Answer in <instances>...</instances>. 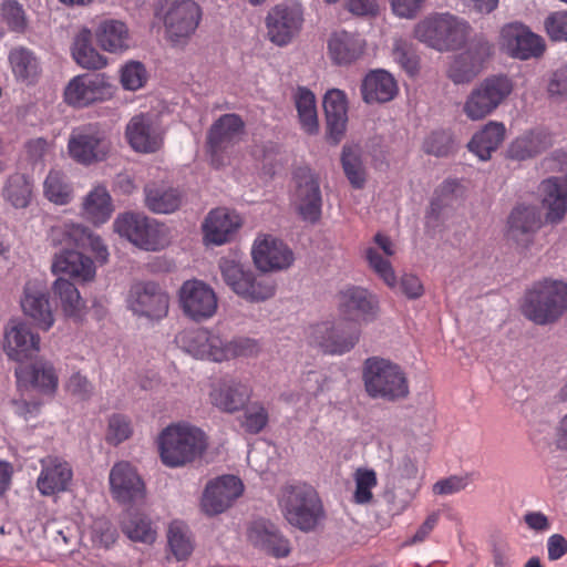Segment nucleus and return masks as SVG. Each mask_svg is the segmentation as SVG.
<instances>
[{
    "mask_svg": "<svg viewBox=\"0 0 567 567\" xmlns=\"http://www.w3.org/2000/svg\"><path fill=\"white\" fill-rule=\"evenodd\" d=\"M208 449V437L198 426L178 422L166 426L158 436L162 463L181 468L200 460Z\"/></svg>",
    "mask_w": 567,
    "mask_h": 567,
    "instance_id": "1",
    "label": "nucleus"
},
{
    "mask_svg": "<svg viewBox=\"0 0 567 567\" xmlns=\"http://www.w3.org/2000/svg\"><path fill=\"white\" fill-rule=\"evenodd\" d=\"M522 312L536 324L556 322L567 312V282L553 278L534 282L525 292Z\"/></svg>",
    "mask_w": 567,
    "mask_h": 567,
    "instance_id": "2",
    "label": "nucleus"
},
{
    "mask_svg": "<svg viewBox=\"0 0 567 567\" xmlns=\"http://www.w3.org/2000/svg\"><path fill=\"white\" fill-rule=\"evenodd\" d=\"M279 507L285 519L301 532L309 533L324 518L317 492L308 485H288L281 491Z\"/></svg>",
    "mask_w": 567,
    "mask_h": 567,
    "instance_id": "3",
    "label": "nucleus"
},
{
    "mask_svg": "<svg viewBox=\"0 0 567 567\" xmlns=\"http://www.w3.org/2000/svg\"><path fill=\"white\" fill-rule=\"evenodd\" d=\"M471 25L451 13H436L421 20L414 28L415 38L437 51L461 48L467 40Z\"/></svg>",
    "mask_w": 567,
    "mask_h": 567,
    "instance_id": "4",
    "label": "nucleus"
},
{
    "mask_svg": "<svg viewBox=\"0 0 567 567\" xmlns=\"http://www.w3.org/2000/svg\"><path fill=\"white\" fill-rule=\"evenodd\" d=\"M364 388L369 396L396 401L408 396L409 382L401 367L388 359L372 357L363 365Z\"/></svg>",
    "mask_w": 567,
    "mask_h": 567,
    "instance_id": "5",
    "label": "nucleus"
},
{
    "mask_svg": "<svg viewBox=\"0 0 567 567\" xmlns=\"http://www.w3.org/2000/svg\"><path fill=\"white\" fill-rule=\"evenodd\" d=\"M219 269L225 284L240 298L250 302H262L276 293V282L257 276L248 266L235 258H221Z\"/></svg>",
    "mask_w": 567,
    "mask_h": 567,
    "instance_id": "6",
    "label": "nucleus"
},
{
    "mask_svg": "<svg viewBox=\"0 0 567 567\" xmlns=\"http://www.w3.org/2000/svg\"><path fill=\"white\" fill-rule=\"evenodd\" d=\"M114 231L127 238L136 247L157 251L166 248L171 241L169 228L141 214L125 213L113 223Z\"/></svg>",
    "mask_w": 567,
    "mask_h": 567,
    "instance_id": "7",
    "label": "nucleus"
},
{
    "mask_svg": "<svg viewBox=\"0 0 567 567\" xmlns=\"http://www.w3.org/2000/svg\"><path fill=\"white\" fill-rule=\"evenodd\" d=\"M514 82L507 75H491L481 81L467 95L463 112L471 121L493 114L513 93Z\"/></svg>",
    "mask_w": 567,
    "mask_h": 567,
    "instance_id": "8",
    "label": "nucleus"
},
{
    "mask_svg": "<svg viewBox=\"0 0 567 567\" xmlns=\"http://www.w3.org/2000/svg\"><path fill=\"white\" fill-rule=\"evenodd\" d=\"M157 17L164 24L166 39L172 44L178 45L194 34L202 12L193 0H165Z\"/></svg>",
    "mask_w": 567,
    "mask_h": 567,
    "instance_id": "9",
    "label": "nucleus"
},
{
    "mask_svg": "<svg viewBox=\"0 0 567 567\" xmlns=\"http://www.w3.org/2000/svg\"><path fill=\"white\" fill-rule=\"evenodd\" d=\"M244 132V122L239 115H221L207 133V147L214 166L226 164L233 146L239 142Z\"/></svg>",
    "mask_w": 567,
    "mask_h": 567,
    "instance_id": "10",
    "label": "nucleus"
},
{
    "mask_svg": "<svg viewBox=\"0 0 567 567\" xmlns=\"http://www.w3.org/2000/svg\"><path fill=\"white\" fill-rule=\"evenodd\" d=\"M292 205L306 221L316 223L321 216L322 196L319 178L309 167H299L293 174Z\"/></svg>",
    "mask_w": 567,
    "mask_h": 567,
    "instance_id": "11",
    "label": "nucleus"
},
{
    "mask_svg": "<svg viewBox=\"0 0 567 567\" xmlns=\"http://www.w3.org/2000/svg\"><path fill=\"white\" fill-rule=\"evenodd\" d=\"M251 257L256 268L264 274L287 270L295 262V254L287 244L265 234L254 240Z\"/></svg>",
    "mask_w": 567,
    "mask_h": 567,
    "instance_id": "12",
    "label": "nucleus"
},
{
    "mask_svg": "<svg viewBox=\"0 0 567 567\" xmlns=\"http://www.w3.org/2000/svg\"><path fill=\"white\" fill-rule=\"evenodd\" d=\"M110 148L105 133L92 125L74 130L68 143L70 156L84 165L104 161Z\"/></svg>",
    "mask_w": 567,
    "mask_h": 567,
    "instance_id": "13",
    "label": "nucleus"
},
{
    "mask_svg": "<svg viewBox=\"0 0 567 567\" xmlns=\"http://www.w3.org/2000/svg\"><path fill=\"white\" fill-rule=\"evenodd\" d=\"M179 305L188 318L194 321H204L216 313L218 299L208 284L192 279L186 280L179 289Z\"/></svg>",
    "mask_w": 567,
    "mask_h": 567,
    "instance_id": "14",
    "label": "nucleus"
},
{
    "mask_svg": "<svg viewBox=\"0 0 567 567\" xmlns=\"http://www.w3.org/2000/svg\"><path fill=\"white\" fill-rule=\"evenodd\" d=\"M338 310L344 321L354 324L369 323L378 317L379 301L365 288L350 286L339 292Z\"/></svg>",
    "mask_w": 567,
    "mask_h": 567,
    "instance_id": "15",
    "label": "nucleus"
},
{
    "mask_svg": "<svg viewBox=\"0 0 567 567\" xmlns=\"http://www.w3.org/2000/svg\"><path fill=\"white\" fill-rule=\"evenodd\" d=\"M243 482L234 475H223L207 482L199 502L202 512L216 516L226 512L243 494Z\"/></svg>",
    "mask_w": 567,
    "mask_h": 567,
    "instance_id": "16",
    "label": "nucleus"
},
{
    "mask_svg": "<svg viewBox=\"0 0 567 567\" xmlns=\"http://www.w3.org/2000/svg\"><path fill=\"white\" fill-rule=\"evenodd\" d=\"M126 301L134 315L161 319L167 315L169 298L156 282L141 281L132 285Z\"/></svg>",
    "mask_w": 567,
    "mask_h": 567,
    "instance_id": "17",
    "label": "nucleus"
},
{
    "mask_svg": "<svg viewBox=\"0 0 567 567\" xmlns=\"http://www.w3.org/2000/svg\"><path fill=\"white\" fill-rule=\"evenodd\" d=\"M179 349L195 359L224 362V338L205 328L185 329L176 334Z\"/></svg>",
    "mask_w": 567,
    "mask_h": 567,
    "instance_id": "18",
    "label": "nucleus"
},
{
    "mask_svg": "<svg viewBox=\"0 0 567 567\" xmlns=\"http://www.w3.org/2000/svg\"><path fill=\"white\" fill-rule=\"evenodd\" d=\"M303 24V11L298 3H280L267 14L266 27L269 40L284 47L292 41Z\"/></svg>",
    "mask_w": 567,
    "mask_h": 567,
    "instance_id": "19",
    "label": "nucleus"
},
{
    "mask_svg": "<svg viewBox=\"0 0 567 567\" xmlns=\"http://www.w3.org/2000/svg\"><path fill=\"white\" fill-rule=\"evenodd\" d=\"M125 138L135 152L155 153L163 145L164 131L153 115L141 113L126 124Z\"/></svg>",
    "mask_w": 567,
    "mask_h": 567,
    "instance_id": "20",
    "label": "nucleus"
},
{
    "mask_svg": "<svg viewBox=\"0 0 567 567\" xmlns=\"http://www.w3.org/2000/svg\"><path fill=\"white\" fill-rule=\"evenodd\" d=\"M41 338L22 321L11 320L4 327L2 349L10 360L24 362L40 351Z\"/></svg>",
    "mask_w": 567,
    "mask_h": 567,
    "instance_id": "21",
    "label": "nucleus"
},
{
    "mask_svg": "<svg viewBox=\"0 0 567 567\" xmlns=\"http://www.w3.org/2000/svg\"><path fill=\"white\" fill-rule=\"evenodd\" d=\"M111 494L122 504L138 503L145 498V484L136 468L126 461L113 465L109 475Z\"/></svg>",
    "mask_w": 567,
    "mask_h": 567,
    "instance_id": "22",
    "label": "nucleus"
},
{
    "mask_svg": "<svg viewBox=\"0 0 567 567\" xmlns=\"http://www.w3.org/2000/svg\"><path fill=\"white\" fill-rule=\"evenodd\" d=\"M358 329H348L343 323L323 322L315 326L310 332L309 343L328 354H343L358 342Z\"/></svg>",
    "mask_w": 567,
    "mask_h": 567,
    "instance_id": "23",
    "label": "nucleus"
},
{
    "mask_svg": "<svg viewBox=\"0 0 567 567\" xmlns=\"http://www.w3.org/2000/svg\"><path fill=\"white\" fill-rule=\"evenodd\" d=\"M501 44L511 56L519 60L538 58L545 51L543 38L518 22L502 28Z\"/></svg>",
    "mask_w": 567,
    "mask_h": 567,
    "instance_id": "24",
    "label": "nucleus"
},
{
    "mask_svg": "<svg viewBox=\"0 0 567 567\" xmlns=\"http://www.w3.org/2000/svg\"><path fill=\"white\" fill-rule=\"evenodd\" d=\"M50 239L54 245H74L90 249L96 259L104 264L107 260V247L102 238L80 224L64 223L51 228Z\"/></svg>",
    "mask_w": 567,
    "mask_h": 567,
    "instance_id": "25",
    "label": "nucleus"
},
{
    "mask_svg": "<svg viewBox=\"0 0 567 567\" xmlns=\"http://www.w3.org/2000/svg\"><path fill=\"white\" fill-rule=\"evenodd\" d=\"M492 54V44L483 39L471 43L470 48L454 58L447 75L455 84L471 82L483 69Z\"/></svg>",
    "mask_w": 567,
    "mask_h": 567,
    "instance_id": "26",
    "label": "nucleus"
},
{
    "mask_svg": "<svg viewBox=\"0 0 567 567\" xmlns=\"http://www.w3.org/2000/svg\"><path fill=\"white\" fill-rule=\"evenodd\" d=\"M251 398L250 386L235 378H223L212 384L210 403L221 412L234 414L243 410Z\"/></svg>",
    "mask_w": 567,
    "mask_h": 567,
    "instance_id": "27",
    "label": "nucleus"
},
{
    "mask_svg": "<svg viewBox=\"0 0 567 567\" xmlns=\"http://www.w3.org/2000/svg\"><path fill=\"white\" fill-rule=\"evenodd\" d=\"M21 308L23 313L29 317L39 329L48 331L54 324V316L43 281L29 280L25 284L21 297Z\"/></svg>",
    "mask_w": 567,
    "mask_h": 567,
    "instance_id": "28",
    "label": "nucleus"
},
{
    "mask_svg": "<svg viewBox=\"0 0 567 567\" xmlns=\"http://www.w3.org/2000/svg\"><path fill=\"white\" fill-rule=\"evenodd\" d=\"M247 539L254 547L276 558L287 557L291 550L289 539L269 520L252 522L247 529Z\"/></svg>",
    "mask_w": 567,
    "mask_h": 567,
    "instance_id": "29",
    "label": "nucleus"
},
{
    "mask_svg": "<svg viewBox=\"0 0 567 567\" xmlns=\"http://www.w3.org/2000/svg\"><path fill=\"white\" fill-rule=\"evenodd\" d=\"M20 383L28 384L45 395H54L59 385V373L52 361L43 357L16 369Z\"/></svg>",
    "mask_w": 567,
    "mask_h": 567,
    "instance_id": "30",
    "label": "nucleus"
},
{
    "mask_svg": "<svg viewBox=\"0 0 567 567\" xmlns=\"http://www.w3.org/2000/svg\"><path fill=\"white\" fill-rule=\"evenodd\" d=\"M41 472L37 480V487L44 496H51L66 491L72 481L70 464L59 456L49 455L40 461Z\"/></svg>",
    "mask_w": 567,
    "mask_h": 567,
    "instance_id": "31",
    "label": "nucleus"
},
{
    "mask_svg": "<svg viewBox=\"0 0 567 567\" xmlns=\"http://www.w3.org/2000/svg\"><path fill=\"white\" fill-rule=\"evenodd\" d=\"M365 45V40L359 33L337 30L329 37L328 52L336 64L346 65L360 59Z\"/></svg>",
    "mask_w": 567,
    "mask_h": 567,
    "instance_id": "32",
    "label": "nucleus"
},
{
    "mask_svg": "<svg viewBox=\"0 0 567 567\" xmlns=\"http://www.w3.org/2000/svg\"><path fill=\"white\" fill-rule=\"evenodd\" d=\"M105 82L100 74L74 76L64 90L65 102L74 106H85L103 97Z\"/></svg>",
    "mask_w": 567,
    "mask_h": 567,
    "instance_id": "33",
    "label": "nucleus"
},
{
    "mask_svg": "<svg viewBox=\"0 0 567 567\" xmlns=\"http://www.w3.org/2000/svg\"><path fill=\"white\" fill-rule=\"evenodd\" d=\"M239 215L227 208H216L207 215L203 224L204 238L207 243L223 245L239 228Z\"/></svg>",
    "mask_w": 567,
    "mask_h": 567,
    "instance_id": "34",
    "label": "nucleus"
},
{
    "mask_svg": "<svg viewBox=\"0 0 567 567\" xmlns=\"http://www.w3.org/2000/svg\"><path fill=\"white\" fill-rule=\"evenodd\" d=\"M52 272L55 275H66L79 281H91L95 277V266L93 260L83 254L64 249L53 258Z\"/></svg>",
    "mask_w": 567,
    "mask_h": 567,
    "instance_id": "35",
    "label": "nucleus"
},
{
    "mask_svg": "<svg viewBox=\"0 0 567 567\" xmlns=\"http://www.w3.org/2000/svg\"><path fill=\"white\" fill-rule=\"evenodd\" d=\"M542 203L546 212V220L559 223L567 212V179L550 177L540 184Z\"/></svg>",
    "mask_w": 567,
    "mask_h": 567,
    "instance_id": "36",
    "label": "nucleus"
},
{
    "mask_svg": "<svg viewBox=\"0 0 567 567\" xmlns=\"http://www.w3.org/2000/svg\"><path fill=\"white\" fill-rule=\"evenodd\" d=\"M323 109L329 136L337 144L347 128L348 105L346 94L338 89L329 90L323 97Z\"/></svg>",
    "mask_w": 567,
    "mask_h": 567,
    "instance_id": "37",
    "label": "nucleus"
},
{
    "mask_svg": "<svg viewBox=\"0 0 567 567\" xmlns=\"http://www.w3.org/2000/svg\"><path fill=\"white\" fill-rule=\"evenodd\" d=\"M540 225V214L536 206L518 205L508 217V234L517 243L527 245Z\"/></svg>",
    "mask_w": 567,
    "mask_h": 567,
    "instance_id": "38",
    "label": "nucleus"
},
{
    "mask_svg": "<svg viewBox=\"0 0 567 567\" xmlns=\"http://www.w3.org/2000/svg\"><path fill=\"white\" fill-rule=\"evenodd\" d=\"M144 194L146 207L155 214H172L184 203V193L168 185H146Z\"/></svg>",
    "mask_w": 567,
    "mask_h": 567,
    "instance_id": "39",
    "label": "nucleus"
},
{
    "mask_svg": "<svg viewBox=\"0 0 567 567\" xmlns=\"http://www.w3.org/2000/svg\"><path fill=\"white\" fill-rule=\"evenodd\" d=\"M551 145L550 136L538 130L523 133L511 142L507 156L515 161H525L535 157Z\"/></svg>",
    "mask_w": 567,
    "mask_h": 567,
    "instance_id": "40",
    "label": "nucleus"
},
{
    "mask_svg": "<svg viewBox=\"0 0 567 567\" xmlns=\"http://www.w3.org/2000/svg\"><path fill=\"white\" fill-rule=\"evenodd\" d=\"M99 45L111 53H122L131 47V37L127 27L120 20H104L96 31Z\"/></svg>",
    "mask_w": 567,
    "mask_h": 567,
    "instance_id": "41",
    "label": "nucleus"
},
{
    "mask_svg": "<svg viewBox=\"0 0 567 567\" xmlns=\"http://www.w3.org/2000/svg\"><path fill=\"white\" fill-rule=\"evenodd\" d=\"M361 90L367 103H383L395 96L398 86L389 72L378 70L370 72L364 78Z\"/></svg>",
    "mask_w": 567,
    "mask_h": 567,
    "instance_id": "42",
    "label": "nucleus"
},
{
    "mask_svg": "<svg viewBox=\"0 0 567 567\" xmlns=\"http://www.w3.org/2000/svg\"><path fill=\"white\" fill-rule=\"evenodd\" d=\"M113 210L112 197L102 185L93 187L83 198L82 215L94 225L106 223Z\"/></svg>",
    "mask_w": 567,
    "mask_h": 567,
    "instance_id": "43",
    "label": "nucleus"
},
{
    "mask_svg": "<svg viewBox=\"0 0 567 567\" xmlns=\"http://www.w3.org/2000/svg\"><path fill=\"white\" fill-rule=\"evenodd\" d=\"M506 128L502 122L491 121L473 135L468 143V150L480 159L486 161L503 143Z\"/></svg>",
    "mask_w": 567,
    "mask_h": 567,
    "instance_id": "44",
    "label": "nucleus"
},
{
    "mask_svg": "<svg viewBox=\"0 0 567 567\" xmlns=\"http://www.w3.org/2000/svg\"><path fill=\"white\" fill-rule=\"evenodd\" d=\"M320 390L318 375L309 372L302 379L300 385L295 390L285 392L282 399L285 402L295 405L297 412L308 413L313 410L312 404Z\"/></svg>",
    "mask_w": 567,
    "mask_h": 567,
    "instance_id": "45",
    "label": "nucleus"
},
{
    "mask_svg": "<svg viewBox=\"0 0 567 567\" xmlns=\"http://www.w3.org/2000/svg\"><path fill=\"white\" fill-rule=\"evenodd\" d=\"M52 290L66 317L80 319L83 316L85 301L72 282L64 278H58L53 282Z\"/></svg>",
    "mask_w": 567,
    "mask_h": 567,
    "instance_id": "46",
    "label": "nucleus"
},
{
    "mask_svg": "<svg viewBox=\"0 0 567 567\" xmlns=\"http://www.w3.org/2000/svg\"><path fill=\"white\" fill-rule=\"evenodd\" d=\"M72 55L76 63L85 69H102L107 64L105 56L100 54L91 44V31L81 30L73 43Z\"/></svg>",
    "mask_w": 567,
    "mask_h": 567,
    "instance_id": "47",
    "label": "nucleus"
},
{
    "mask_svg": "<svg viewBox=\"0 0 567 567\" xmlns=\"http://www.w3.org/2000/svg\"><path fill=\"white\" fill-rule=\"evenodd\" d=\"M9 62L14 76L23 82H33L40 73V63L34 53L23 47L14 48L9 53Z\"/></svg>",
    "mask_w": 567,
    "mask_h": 567,
    "instance_id": "48",
    "label": "nucleus"
},
{
    "mask_svg": "<svg viewBox=\"0 0 567 567\" xmlns=\"http://www.w3.org/2000/svg\"><path fill=\"white\" fill-rule=\"evenodd\" d=\"M295 104L301 128L308 134L319 130L315 94L307 87H298L295 93Z\"/></svg>",
    "mask_w": 567,
    "mask_h": 567,
    "instance_id": "49",
    "label": "nucleus"
},
{
    "mask_svg": "<svg viewBox=\"0 0 567 567\" xmlns=\"http://www.w3.org/2000/svg\"><path fill=\"white\" fill-rule=\"evenodd\" d=\"M168 546L178 561L186 560L194 550V540L188 526L174 520L168 526L167 532Z\"/></svg>",
    "mask_w": 567,
    "mask_h": 567,
    "instance_id": "50",
    "label": "nucleus"
},
{
    "mask_svg": "<svg viewBox=\"0 0 567 567\" xmlns=\"http://www.w3.org/2000/svg\"><path fill=\"white\" fill-rule=\"evenodd\" d=\"M343 172L354 188H362L365 184L367 172L362 161V151L358 145H346L341 156Z\"/></svg>",
    "mask_w": 567,
    "mask_h": 567,
    "instance_id": "51",
    "label": "nucleus"
},
{
    "mask_svg": "<svg viewBox=\"0 0 567 567\" xmlns=\"http://www.w3.org/2000/svg\"><path fill=\"white\" fill-rule=\"evenodd\" d=\"M32 182L24 174H13L8 177L3 187V197L16 208H25L32 196Z\"/></svg>",
    "mask_w": 567,
    "mask_h": 567,
    "instance_id": "52",
    "label": "nucleus"
},
{
    "mask_svg": "<svg viewBox=\"0 0 567 567\" xmlns=\"http://www.w3.org/2000/svg\"><path fill=\"white\" fill-rule=\"evenodd\" d=\"M123 533L133 542L152 544L155 542L156 532L151 520L141 514L128 513L122 522Z\"/></svg>",
    "mask_w": 567,
    "mask_h": 567,
    "instance_id": "53",
    "label": "nucleus"
},
{
    "mask_svg": "<svg viewBox=\"0 0 567 567\" xmlns=\"http://www.w3.org/2000/svg\"><path fill=\"white\" fill-rule=\"evenodd\" d=\"M44 196L56 205H65L71 202L73 189L63 173L51 171L43 183Z\"/></svg>",
    "mask_w": 567,
    "mask_h": 567,
    "instance_id": "54",
    "label": "nucleus"
},
{
    "mask_svg": "<svg viewBox=\"0 0 567 567\" xmlns=\"http://www.w3.org/2000/svg\"><path fill=\"white\" fill-rule=\"evenodd\" d=\"M240 426L248 434H258L266 429L269 422V413L260 402H252L244 408Z\"/></svg>",
    "mask_w": 567,
    "mask_h": 567,
    "instance_id": "55",
    "label": "nucleus"
},
{
    "mask_svg": "<svg viewBox=\"0 0 567 567\" xmlns=\"http://www.w3.org/2000/svg\"><path fill=\"white\" fill-rule=\"evenodd\" d=\"M365 259L374 274L391 289L396 287V276L386 256L375 247L365 249Z\"/></svg>",
    "mask_w": 567,
    "mask_h": 567,
    "instance_id": "56",
    "label": "nucleus"
},
{
    "mask_svg": "<svg viewBox=\"0 0 567 567\" xmlns=\"http://www.w3.org/2000/svg\"><path fill=\"white\" fill-rule=\"evenodd\" d=\"M0 18L12 32L22 33L28 28L25 11L17 0H3L0 7Z\"/></svg>",
    "mask_w": 567,
    "mask_h": 567,
    "instance_id": "57",
    "label": "nucleus"
},
{
    "mask_svg": "<svg viewBox=\"0 0 567 567\" xmlns=\"http://www.w3.org/2000/svg\"><path fill=\"white\" fill-rule=\"evenodd\" d=\"M355 491L353 501L357 504H368L371 502L372 489L377 486V474L373 470L358 468L354 473Z\"/></svg>",
    "mask_w": 567,
    "mask_h": 567,
    "instance_id": "58",
    "label": "nucleus"
},
{
    "mask_svg": "<svg viewBox=\"0 0 567 567\" xmlns=\"http://www.w3.org/2000/svg\"><path fill=\"white\" fill-rule=\"evenodd\" d=\"M133 434L130 419L122 414H113L107 422L105 440L109 444L118 445Z\"/></svg>",
    "mask_w": 567,
    "mask_h": 567,
    "instance_id": "59",
    "label": "nucleus"
},
{
    "mask_svg": "<svg viewBox=\"0 0 567 567\" xmlns=\"http://www.w3.org/2000/svg\"><path fill=\"white\" fill-rule=\"evenodd\" d=\"M392 54L409 74L412 75L417 71L419 60L410 41L402 38L394 39Z\"/></svg>",
    "mask_w": 567,
    "mask_h": 567,
    "instance_id": "60",
    "label": "nucleus"
},
{
    "mask_svg": "<svg viewBox=\"0 0 567 567\" xmlns=\"http://www.w3.org/2000/svg\"><path fill=\"white\" fill-rule=\"evenodd\" d=\"M259 351L258 342L246 337H237L231 340L224 339L225 361L237 357H250Z\"/></svg>",
    "mask_w": 567,
    "mask_h": 567,
    "instance_id": "61",
    "label": "nucleus"
},
{
    "mask_svg": "<svg viewBox=\"0 0 567 567\" xmlns=\"http://www.w3.org/2000/svg\"><path fill=\"white\" fill-rule=\"evenodd\" d=\"M146 80L147 72L141 62L131 61L121 70V83L125 90L136 91L146 83Z\"/></svg>",
    "mask_w": 567,
    "mask_h": 567,
    "instance_id": "62",
    "label": "nucleus"
},
{
    "mask_svg": "<svg viewBox=\"0 0 567 567\" xmlns=\"http://www.w3.org/2000/svg\"><path fill=\"white\" fill-rule=\"evenodd\" d=\"M423 148L434 156H447L454 148V142L449 132H433L425 138Z\"/></svg>",
    "mask_w": 567,
    "mask_h": 567,
    "instance_id": "63",
    "label": "nucleus"
},
{
    "mask_svg": "<svg viewBox=\"0 0 567 567\" xmlns=\"http://www.w3.org/2000/svg\"><path fill=\"white\" fill-rule=\"evenodd\" d=\"M544 25L551 40L567 41V10L549 14Z\"/></svg>",
    "mask_w": 567,
    "mask_h": 567,
    "instance_id": "64",
    "label": "nucleus"
}]
</instances>
